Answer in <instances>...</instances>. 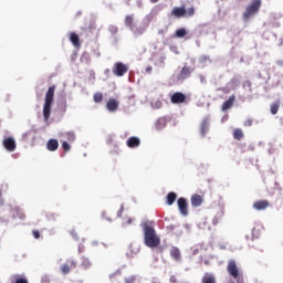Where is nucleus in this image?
<instances>
[{
  "label": "nucleus",
  "mask_w": 283,
  "mask_h": 283,
  "mask_svg": "<svg viewBox=\"0 0 283 283\" xmlns=\"http://www.w3.org/2000/svg\"><path fill=\"white\" fill-rule=\"evenodd\" d=\"M144 231V242L149 249H156L160 244V237L156 234V229H154V223L151 221H144L140 224Z\"/></svg>",
  "instance_id": "f257e3e1"
},
{
  "label": "nucleus",
  "mask_w": 283,
  "mask_h": 283,
  "mask_svg": "<svg viewBox=\"0 0 283 283\" xmlns=\"http://www.w3.org/2000/svg\"><path fill=\"white\" fill-rule=\"evenodd\" d=\"M56 90V86H50L48 88V92L45 94L44 98V106H43V118L45 122L50 120V116L52 114V103H54V92Z\"/></svg>",
  "instance_id": "f03ea898"
},
{
  "label": "nucleus",
  "mask_w": 283,
  "mask_h": 283,
  "mask_svg": "<svg viewBox=\"0 0 283 283\" xmlns=\"http://www.w3.org/2000/svg\"><path fill=\"white\" fill-rule=\"evenodd\" d=\"M260 8H262V0H253L244 10L242 14L243 21H249L251 17H255L258 12H260Z\"/></svg>",
  "instance_id": "7ed1b4c3"
},
{
  "label": "nucleus",
  "mask_w": 283,
  "mask_h": 283,
  "mask_svg": "<svg viewBox=\"0 0 283 283\" xmlns=\"http://www.w3.org/2000/svg\"><path fill=\"white\" fill-rule=\"evenodd\" d=\"M171 17L176 19H182L184 17H193L196 14V8L190 7L186 9L185 7H175L170 12Z\"/></svg>",
  "instance_id": "20e7f679"
},
{
  "label": "nucleus",
  "mask_w": 283,
  "mask_h": 283,
  "mask_svg": "<svg viewBox=\"0 0 283 283\" xmlns=\"http://www.w3.org/2000/svg\"><path fill=\"white\" fill-rule=\"evenodd\" d=\"M114 76H125L129 72V67L123 62H116L112 70Z\"/></svg>",
  "instance_id": "39448f33"
},
{
  "label": "nucleus",
  "mask_w": 283,
  "mask_h": 283,
  "mask_svg": "<svg viewBox=\"0 0 283 283\" xmlns=\"http://www.w3.org/2000/svg\"><path fill=\"white\" fill-rule=\"evenodd\" d=\"M76 261L69 260L66 263L62 264L60 271L63 275H67L72 269H76Z\"/></svg>",
  "instance_id": "423d86ee"
},
{
  "label": "nucleus",
  "mask_w": 283,
  "mask_h": 283,
  "mask_svg": "<svg viewBox=\"0 0 283 283\" xmlns=\"http://www.w3.org/2000/svg\"><path fill=\"white\" fill-rule=\"evenodd\" d=\"M2 145L7 151H14L17 149V140L13 137H6Z\"/></svg>",
  "instance_id": "0eeeda50"
},
{
  "label": "nucleus",
  "mask_w": 283,
  "mask_h": 283,
  "mask_svg": "<svg viewBox=\"0 0 283 283\" xmlns=\"http://www.w3.org/2000/svg\"><path fill=\"white\" fill-rule=\"evenodd\" d=\"M170 101L174 105H180V103H186L187 95L180 92H176L171 95Z\"/></svg>",
  "instance_id": "6e6552de"
},
{
  "label": "nucleus",
  "mask_w": 283,
  "mask_h": 283,
  "mask_svg": "<svg viewBox=\"0 0 283 283\" xmlns=\"http://www.w3.org/2000/svg\"><path fill=\"white\" fill-rule=\"evenodd\" d=\"M178 209L182 216H189L188 203L185 197H181L177 201Z\"/></svg>",
  "instance_id": "1a4fd4ad"
},
{
  "label": "nucleus",
  "mask_w": 283,
  "mask_h": 283,
  "mask_svg": "<svg viewBox=\"0 0 283 283\" xmlns=\"http://www.w3.org/2000/svg\"><path fill=\"white\" fill-rule=\"evenodd\" d=\"M269 207H271L269 200H259L253 203V209H255V211H266Z\"/></svg>",
  "instance_id": "9d476101"
},
{
  "label": "nucleus",
  "mask_w": 283,
  "mask_h": 283,
  "mask_svg": "<svg viewBox=\"0 0 283 283\" xmlns=\"http://www.w3.org/2000/svg\"><path fill=\"white\" fill-rule=\"evenodd\" d=\"M191 72H193L191 67L184 66L178 75V80L185 81L186 78H189V76H191Z\"/></svg>",
  "instance_id": "9b49d317"
},
{
  "label": "nucleus",
  "mask_w": 283,
  "mask_h": 283,
  "mask_svg": "<svg viewBox=\"0 0 283 283\" xmlns=\"http://www.w3.org/2000/svg\"><path fill=\"white\" fill-rule=\"evenodd\" d=\"M235 103V95H231L221 106L222 112H227L228 109H231L233 107V104Z\"/></svg>",
  "instance_id": "f8f14e48"
},
{
  "label": "nucleus",
  "mask_w": 283,
  "mask_h": 283,
  "mask_svg": "<svg viewBox=\"0 0 283 283\" xmlns=\"http://www.w3.org/2000/svg\"><path fill=\"white\" fill-rule=\"evenodd\" d=\"M170 258H172L175 262H180V260H182V254L180 253V249L172 247L170 249Z\"/></svg>",
  "instance_id": "ddd939ff"
},
{
  "label": "nucleus",
  "mask_w": 283,
  "mask_h": 283,
  "mask_svg": "<svg viewBox=\"0 0 283 283\" xmlns=\"http://www.w3.org/2000/svg\"><path fill=\"white\" fill-rule=\"evenodd\" d=\"M118 105H119L118 101L114 98H109L108 102L106 103V108L108 109V112H117Z\"/></svg>",
  "instance_id": "4468645a"
},
{
  "label": "nucleus",
  "mask_w": 283,
  "mask_h": 283,
  "mask_svg": "<svg viewBox=\"0 0 283 283\" xmlns=\"http://www.w3.org/2000/svg\"><path fill=\"white\" fill-rule=\"evenodd\" d=\"M190 202H191L192 207H200V205H202V202H205V199L200 195H192L190 198Z\"/></svg>",
  "instance_id": "2eb2a0df"
},
{
  "label": "nucleus",
  "mask_w": 283,
  "mask_h": 283,
  "mask_svg": "<svg viewBox=\"0 0 283 283\" xmlns=\"http://www.w3.org/2000/svg\"><path fill=\"white\" fill-rule=\"evenodd\" d=\"M140 146V139L138 137H130L127 139V147L134 149V147Z\"/></svg>",
  "instance_id": "dca6fc26"
},
{
  "label": "nucleus",
  "mask_w": 283,
  "mask_h": 283,
  "mask_svg": "<svg viewBox=\"0 0 283 283\" xmlns=\"http://www.w3.org/2000/svg\"><path fill=\"white\" fill-rule=\"evenodd\" d=\"M70 41L74 45V48H81V39L78 38V34L75 32H72L70 34Z\"/></svg>",
  "instance_id": "f3484780"
},
{
  "label": "nucleus",
  "mask_w": 283,
  "mask_h": 283,
  "mask_svg": "<svg viewBox=\"0 0 283 283\" xmlns=\"http://www.w3.org/2000/svg\"><path fill=\"white\" fill-rule=\"evenodd\" d=\"M46 149L49 151H56V149H59V140L56 139H50L48 143H46Z\"/></svg>",
  "instance_id": "a211bd4d"
},
{
  "label": "nucleus",
  "mask_w": 283,
  "mask_h": 283,
  "mask_svg": "<svg viewBox=\"0 0 283 283\" xmlns=\"http://www.w3.org/2000/svg\"><path fill=\"white\" fill-rule=\"evenodd\" d=\"M178 198V195L176 192H169L166 197V202L169 207L176 202V199Z\"/></svg>",
  "instance_id": "6ab92c4d"
},
{
  "label": "nucleus",
  "mask_w": 283,
  "mask_h": 283,
  "mask_svg": "<svg viewBox=\"0 0 283 283\" xmlns=\"http://www.w3.org/2000/svg\"><path fill=\"white\" fill-rule=\"evenodd\" d=\"M208 132H209V122L205 119L200 125V134L201 136H207Z\"/></svg>",
  "instance_id": "aec40b11"
},
{
  "label": "nucleus",
  "mask_w": 283,
  "mask_h": 283,
  "mask_svg": "<svg viewBox=\"0 0 283 283\" xmlns=\"http://www.w3.org/2000/svg\"><path fill=\"white\" fill-rule=\"evenodd\" d=\"M233 138L235 140H242L244 138V133L242 132V129L237 128L233 130Z\"/></svg>",
  "instance_id": "412c9836"
},
{
  "label": "nucleus",
  "mask_w": 283,
  "mask_h": 283,
  "mask_svg": "<svg viewBox=\"0 0 283 283\" xmlns=\"http://www.w3.org/2000/svg\"><path fill=\"white\" fill-rule=\"evenodd\" d=\"M175 36H177V39H184V36H187V29L185 28L177 29L175 32Z\"/></svg>",
  "instance_id": "4be33fe9"
},
{
  "label": "nucleus",
  "mask_w": 283,
  "mask_h": 283,
  "mask_svg": "<svg viewBox=\"0 0 283 283\" xmlns=\"http://www.w3.org/2000/svg\"><path fill=\"white\" fill-rule=\"evenodd\" d=\"M201 283H216V276H213L211 274H206L202 277Z\"/></svg>",
  "instance_id": "5701e85b"
},
{
  "label": "nucleus",
  "mask_w": 283,
  "mask_h": 283,
  "mask_svg": "<svg viewBox=\"0 0 283 283\" xmlns=\"http://www.w3.org/2000/svg\"><path fill=\"white\" fill-rule=\"evenodd\" d=\"M270 111H271V114L275 116V114H277V112L280 111V102L273 103L270 107Z\"/></svg>",
  "instance_id": "b1692460"
},
{
  "label": "nucleus",
  "mask_w": 283,
  "mask_h": 283,
  "mask_svg": "<svg viewBox=\"0 0 283 283\" xmlns=\"http://www.w3.org/2000/svg\"><path fill=\"white\" fill-rule=\"evenodd\" d=\"M125 25L130 29L134 28V18L132 15H126Z\"/></svg>",
  "instance_id": "393cba45"
},
{
  "label": "nucleus",
  "mask_w": 283,
  "mask_h": 283,
  "mask_svg": "<svg viewBox=\"0 0 283 283\" xmlns=\"http://www.w3.org/2000/svg\"><path fill=\"white\" fill-rule=\"evenodd\" d=\"M65 138L69 140V143H74V140H76V135L74 132H67L65 133Z\"/></svg>",
  "instance_id": "a878e982"
},
{
  "label": "nucleus",
  "mask_w": 283,
  "mask_h": 283,
  "mask_svg": "<svg viewBox=\"0 0 283 283\" xmlns=\"http://www.w3.org/2000/svg\"><path fill=\"white\" fill-rule=\"evenodd\" d=\"M94 103H103V93L97 92L93 96Z\"/></svg>",
  "instance_id": "bb28decb"
},
{
  "label": "nucleus",
  "mask_w": 283,
  "mask_h": 283,
  "mask_svg": "<svg viewBox=\"0 0 283 283\" xmlns=\"http://www.w3.org/2000/svg\"><path fill=\"white\" fill-rule=\"evenodd\" d=\"M220 220H222V212L216 214V217L212 219V224L216 227V224L220 223Z\"/></svg>",
  "instance_id": "cd10ccee"
},
{
  "label": "nucleus",
  "mask_w": 283,
  "mask_h": 283,
  "mask_svg": "<svg viewBox=\"0 0 283 283\" xmlns=\"http://www.w3.org/2000/svg\"><path fill=\"white\" fill-rule=\"evenodd\" d=\"M82 266L84 269H90L92 266V262L90 261V259L83 258L82 259Z\"/></svg>",
  "instance_id": "c85d7f7f"
},
{
  "label": "nucleus",
  "mask_w": 283,
  "mask_h": 283,
  "mask_svg": "<svg viewBox=\"0 0 283 283\" xmlns=\"http://www.w3.org/2000/svg\"><path fill=\"white\" fill-rule=\"evenodd\" d=\"M11 283H28V279L21 276H14V281Z\"/></svg>",
  "instance_id": "c756f323"
},
{
  "label": "nucleus",
  "mask_w": 283,
  "mask_h": 283,
  "mask_svg": "<svg viewBox=\"0 0 283 283\" xmlns=\"http://www.w3.org/2000/svg\"><path fill=\"white\" fill-rule=\"evenodd\" d=\"M134 222V219L132 217L124 218L123 226L127 227L128 224H132Z\"/></svg>",
  "instance_id": "7c9ffc66"
},
{
  "label": "nucleus",
  "mask_w": 283,
  "mask_h": 283,
  "mask_svg": "<svg viewBox=\"0 0 283 283\" xmlns=\"http://www.w3.org/2000/svg\"><path fill=\"white\" fill-rule=\"evenodd\" d=\"M108 31L111 32V34H116L118 32V27L109 25Z\"/></svg>",
  "instance_id": "2f4dec72"
},
{
  "label": "nucleus",
  "mask_w": 283,
  "mask_h": 283,
  "mask_svg": "<svg viewBox=\"0 0 283 283\" xmlns=\"http://www.w3.org/2000/svg\"><path fill=\"white\" fill-rule=\"evenodd\" d=\"M62 147H63L64 151H70V149H72V147L70 146V143H67V142H63Z\"/></svg>",
  "instance_id": "473e14b6"
},
{
  "label": "nucleus",
  "mask_w": 283,
  "mask_h": 283,
  "mask_svg": "<svg viewBox=\"0 0 283 283\" xmlns=\"http://www.w3.org/2000/svg\"><path fill=\"white\" fill-rule=\"evenodd\" d=\"M125 211V206H120L119 210L117 211V218H123V212Z\"/></svg>",
  "instance_id": "72a5a7b5"
},
{
  "label": "nucleus",
  "mask_w": 283,
  "mask_h": 283,
  "mask_svg": "<svg viewBox=\"0 0 283 283\" xmlns=\"http://www.w3.org/2000/svg\"><path fill=\"white\" fill-rule=\"evenodd\" d=\"M32 234L35 240H39V238H41V232H39V230H33Z\"/></svg>",
  "instance_id": "f704fd0d"
},
{
  "label": "nucleus",
  "mask_w": 283,
  "mask_h": 283,
  "mask_svg": "<svg viewBox=\"0 0 283 283\" xmlns=\"http://www.w3.org/2000/svg\"><path fill=\"white\" fill-rule=\"evenodd\" d=\"M251 125H253V119H247L244 122V127H251Z\"/></svg>",
  "instance_id": "c9c22d12"
},
{
  "label": "nucleus",
  "mask_w": 283,
  "mask_h": 283,
  "mask_svg": "<svg viewBox=\"0 0 283 283\" xmlns=\"http://www.w3.org/2000/svg\"><path fill=\"white\" fill-rule=\"evenodd\" d=\"M70 234L72 235V238H74V240H78V233H76L75 230H72Z\"/></svg>",
  "instance_id": "e433bc0d"
},
{
  "label": "nucleus",
  "mask_w": 283,
  "mask_h": 283,
  "mask_svg": "<svg viewBox=\"0 0 283 283\" xmlns=\"http://www.w3.org/2000/svg\"><path fill=\"white\" fill-rule=\"evenodd\" d=\"M276 65H279V67H283V60L276 61Z\"/></svg>",
  "instance_id": "4c0bfd02"
},
{
  "label": "nucleus",
  "mask_w": 283,
  "mask_h": 283,
  "mask_svg": "<svg viewBox=\"0 0 283 283\" xmlns=\"http://www.w3.org/2000/svg\"><path fill=\"white\" fill-rule=\"evenodd\" d=\"M167 229H168L169 231H174V229H176V226H168Z\"/></svg>",
  "instance_id": "58836bf2"
},
{
  "label": "nucleus",
  "mask_w": 283,
  "mask_h": 283,
  "mask_svg": "<svg viewBox=\"0 0 283 283\" xmlns=\"http://www.w3.org/2000/svg\"><path fill=\"white\" fill-rule=\"evenodd\" d=\"M218 92H227V88L226 87H219Z\"/></svg>",
  "instance_id": "ea45409f"
},
{
  "label": "nucleus",
  "mask_w": 283,
  "mask_h": 283,
  "mask_svg": "<svg viewBox=\"0 0 283 283\" xmlns=\"http://www.w3.org/2000/svg\"><path fill=\"white\" fill-rule=\"evenodd\" d=\"M151 70H153L151 66H147L146 72H147V73H150Z\"/></svg>",
  "instance_id": "a19ab883"
},
{
  "label": "nucleus",
  "mask_w": 283,
  "mask_h": 283,
  "mask_svg": "<svg viewBox=\"0 0 283 283\" xmlns=\"http://www.w3.org/2000/svg\"><path fill=\"white\" fill-rule=\"evenodd\" d=\"M150 3H158V0H150Z\"/></svg>",
  "instance_id": "79ce46f5"
},
{
  "label": "nucleus",
  "mask_w": 283,
  "mask_h": 283,
  "mask_svg": "<svg viewBox=\"0 0 283 283\" xmlns=\"http://www.w3.org/2000/svg\"><path fill=\"white\" fill-rule=\"evenodd\" d=\"M21 219L25 218V214L20 216Z\"/></svg>",
  "instance_id": "37998d69"
},
{
  "label": "nucleus",
  "mask_w": 283,
  "mask_h": 283,
  "mask_svg": "<svg viewBox=\"0 0 283 283\" xmlns=\"http://www.w3.org/2000/svg\"><path fill=\"white\" fill-rule=\"evenodd\" d=\"M170 282H174V277L170 279Z\"/></svg>",
  "instance_id": "c03bdc74"
},
{
  "label": "nucleus",
  "mask_w": 283,
  "mask_h": 283,
  "mask_svg": "<svg viewBox=\"0 0 283 283\" xmlns=\"http://www.w3.org/2000/svg\"><path fill=\"white\" fill-rule=\"evenodd\" d=\"M170 282H174V277L170 279Z\"/></svg>",
  "instance_id": "a18cd8bd"
}]
</instances>
